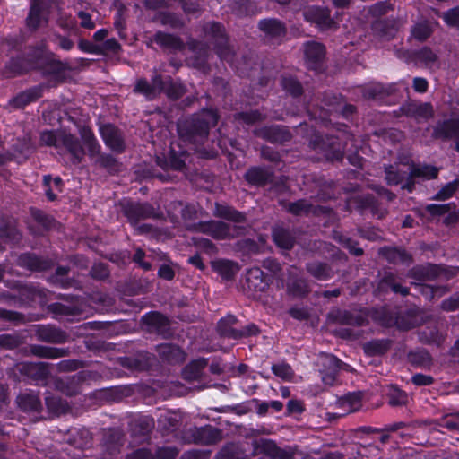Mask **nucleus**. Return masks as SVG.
I'll return each instance as SVG.
<instances>
[{
    "label": "nucleus",
    "mask_w": 459,
    "mask_h": 459,
    "mask_svg": "<svg viewBox=\"0 0 459 459\" xmlns=\"http://www.w3.org/2000/svg\"><path fill=\"white\" fill-rule=\"evenodd\" d=\"M438 169L429 165L403 164L401 166H390L385 169V178L389 185H399L405 181L402 186L411 191V179L420 178L422 179H431L437 176Z\"/></svg>",
    "instance_id": "nucleus-1"
},
{
    "label": "nucleus",
    "mask_w": 459,
    "mask_h": 459,
    "mask_svg": "<svg viewBox=\"0 0 459 459\" xmlns=\"http://www.w3.org/2000/svg\"><path fill=\"white\" fill-rule=\"evenodd\" d=\"M40 140L46 145L56 147L64 146L66 148L73 156L74 163L80 162L84 154L77 139L71 134L46 131L41 134Z\"/></svg>",
    "instance_id": "nucleus-2"
},
{
    "label": "nucleus",
    "mask_w": 459,
    "mask_h": 459,
    "mask_svg": "<svg viewBox=\"0 0 459 459\" xmlns=\"http://www.w3.org/2000/svg\"><path fill=\"white\" fill-rule=\"evenodd\" d=\"M169 83V82H162L159 75L152 78V83H149L146 80H139L134 88V91L143 94L147 99L154 98L158 93L164 91L168 96L173 99H178L182 93L183 89L181 85L178 86Z\"/></svg>",
    "instance_id": "nucleus-3"
},
{
    "label": "nucleus",
    "mask_w": 459,
    "mask_h": 459,
    "mask_svg": "<svg viewBox=\"0 0 459 459\" xmlns=\"http://www.w3.org/2000/svg\"><path fill=\"white\" fill-rule=\"evenodd\" d=\"M218 121V115L213 109H204L191 121L189 137L194 142L205 138L211 126H214Z\"/></svg>",
    "instance_id": "nucleus-4"
},
{
    "label": "nucleus",
    "mask_w": 459,
    "mask_h": 459,
    "mask_svg": "<svg viewBox=\"0 0 459 459\" xmlns=\"http://www.w3.org/2000/svg\"><path fill=\"white\" fill-rule=\"evenodd\" d=\"M205 34L214 40V48L221 59L231 62V50L220 23L209 22L204 26Z\"/></svg>",
    "instance_id": "nucleus-5"
},
{
    "label": "nucleus",
    "mask_w": 459,
    "mask_h": 459,
    "mask_svg": "<svg viewBox=\"0 0 459 459\" xmlns=\"http://www.w3.org/2000/svg\"><path fill=\"white\" fill-rule=\"evenodd\" d=\"M195 230L212 236L216 239H225L228 238H234L241 234V229L239 227L230 228L228 224L221 221H205L200 222Z\"/></svg>",
    "instance_id": "nucleus-6"
},
{
    "label": "nucleus",
    "mask_w": 459,
    "mask_h": 459,
    "mask_svg": "<svg viewBox=\"0 0 459 459\" xmlns=\"http://www.w3.org/2000/svg\"><path fill=\"white\" fill-rule=\"evenodd\" d=\"M48 0H31V7L27 18V25L31 30H36L41 24L47 22V7Z\"/></svg>",
    "instance_id": "nucleus-7"
},
{
    "label": "nucleus",
    "mask_w": 459,
    "mask_h": 459,
    "mask_svg": "<svg viewBox=\"0 0 459 459\" xmlns=\"http://www.w3.org/2000/svg\"><path fill=\"white\" fill-rule=\"evenodd\" d=\"M100 132L107 146L115 152H121L124 149V141L120 132L110 124L100 126Z\"/></svg>",
    "instance_id": "nucleus-8"
},
{
    "label": "nucleus",
    "mask_w": 459,
    "mask_h": 459,
    "mask_svg": "<svg viewBox=\"0 0 459 459\" xmlns=\"http://www.w3.org/2000/svg\"><path fill=\"white\" fill-rule=\"evenodd\" d=\"M305 19L316 23L320 29H330L335 22L330 18L329 11L320 7H310L304 12Z\"/></svg>",
    "instance_id": "nucleus-9"
},
{
    "label": "nucleus",
    "mask_w": 459,
    "mask_h": 459,
    "mask_svg": "<svg viewBox=\"0 0 459 459\" xmlns=\"http://www.w3.org/2000/svg\"><path fill=\"white\" fill-rule=\"evenodd\" d=\"M434 135L437 138L459 136V117L437 124L434 130ZM456 150L459 152V140L456 142Z\"/></svg>",
    "instance_id": "nucleus-10"
},
{
    "label": "nucleus",
    "mask_w": 459,
    "mask_h": 459,
    "mask_svg": "<svg viewBox=\"0 0 459 459\" xmlns=\"http://www.w3.org/2000/svg\"><path fill=\"white\" fill-rule=\"evenodd\" d=\"M177 455L178 450L174 447H162L158 449L155 457L146 449H139L128 455L126 459H174Z\"/></svg>",
    "instance_id": "nucleus-11"
},
{
    "label": "nucleus",
    "mask_w": 459,
    "mask_h": 459,
    "mask_svg": "<svg viewBox=\"0 0 459 459\" xmlns=\"http://www.w3.org/2000/svg\"><path fill=\"white\" fill-rule=\"evenodd\" d=\"M406 115L415 117L416 119H428L432 117V106L429 103H411L403 108Z\"/></svg>",
    "instance_id": "nucleus-12"
},
{
    "label": "nucleus",
    "mask_w": 459,
    "mask_h": 459,
    "mask_svg": "<svg viewBox=\"0 0 459 459\" xmlns=\"http://www.w3.org/2000/svg\"><path fill=\"white\" fill-rule=\"evenodd\" d=\"M323 365L327 368L329 373L322 376V380L326 385H332L335 379V374L341 368V360L332 354H325L322 358Z\"/></svg>",
    "instance_id": "nucleus-13"
},
{
    "label": "nucleus",
    "mask_w": 459,
    "mask_h": 459,
    "mask_svg": "<svg viewBox=\"0 0 459 459\" xmlns=\"http://www.w3.org/2000/svg\"><path fill=\"white\" fill-rule=\"evenodd\" d=\"M212 269L223 279H231L238 271L237 264L229 260H215L212 262Z\"/></svg>",
    "instance_id": "nucleus-14"
},
{
    "label": "nucleus",
    "mask_w": 459,
    "mask_h": 459,
    "mask_svg": "<svg viewBox=\"0 0 459 459\" xmlns=\"http://www.w3.org/2000/svg\"><path fill=\"white\" fill-rule=\"evenodd\" d=\"M337 405L343 411L342 414L356 411L361 406V394H348L337 401Z\"/></svg>",
    "instance_id": "nucleus-15"
},
{
    "label": "nucleus",
    "mask_w": 459,
    "mask_h": 459,
    "mask_svg": "<svg viewBox=\"0 0 459 459\" xmlns=\"http://www.w3.org/2000/svg\"><path fill=\"white\" fill-rule=\"evenodd\" d=\"M247 284L250 290L262 291L266 287L264 273L257 267L251 268L247 273Z\"/></svg>",
    "instance_id": "nucleus-16"
},
{
    "label": "nucleus",
    "mask_w": 459,
    "mask_h": 459,
    "mask_svg": "<svg viewBox=\"0 0 459 459\" xmlns=\"http://www.w3.org/2000/svg\"><path fill=\"white\" fill-rule=\"evenodd\" d=\"M41 96V89L40 88H31L25 91L21 92L16 97H14L11 104L14 108H22L27 104L37 100Z\"/></svg>",
    "instance_id": "nucleus-17"
},
{
    "label": "nucleus",
    "mask_w": 459,
    "mask_h": 459,
    "mask_svg": "<svg viewBox=\"0 0 459 459\" xmlns=\"http://www.w3.org/2000/svg\"><path fill=\"white\" fill-rule=\"evenodd\" d=\"M287 290L290 293L295 296H301L307 292V285L302 279L298 278L296 269H291L290 272Z\"/></svg>",
    "instance_id": "nucleus-18"
},
{
    "label": "nucleus",
    "mask_w": 459,
    "mask_h": 459,
    "mask_svg": "<svg viewBox=\"0 0 459 459\" xmlns=\"http://www.w3.org/2000/svg\"><path fill=\"white\" fill-rule=\"evenodd\" d=\"M236 321V317L232 315H229L221 318L218 323V330L220 333L223 336H228L233 339L240 338L241 334L238 333V330L233 328V325Z\"/></svg>",
    "instance_id": "nucleus-19"
},
{
    "label": "nucleus",
    "mask_w": 459,
    "mask_h": 459,
    "mask_svg": "<svg viewBox=\"0 0 459 459\" xmlns=\"http://www.w3.org/2000/svg\"><path fill=\"white\" fill-rule=\"evenodd\" d=\"M256 453H263L264 456L259 459H274L278 455V448L274 442L269 439H260L255 442Z\"/></svg>",
    "instance_id": "nucleus-20"
},
{
    "label": "nucleus",
    "mask_w": 459,
    "mask_h": 459,
    "mask_svg": "<svg viewBox=\"0 0 459 459\" xmlns=\"http://www.w3.org/2000/svg\"><path fill=\"white\" fill-rule=\"evenodd\" d=\"M273 238L275 244L282 249H290L294 240L289 231L281 227H275L273 230Z\"/></svg>",
    "instance_id": "nucleus-21"
},
{
    "label": "nucleus",
    "mask_w": 459,
    "mask_h": 459,
    "mask_svg": "<svg viewBox=\"0 0 459 459\" xmlns=\"http://www.w3.org/2000/svg\"><path fill=\"white\" fill-rule=\"evenodd\" d=\"M259 28L264 33L271 37H280L285 32V29L281 22L275 19L264 20L259 22Z\"/></svg>",
    "instance_id": "nucleus-22"
},
{
    "label": "nucleus",
    "mask_w": 459,
    "mask_h": 459,
    "mask_svg": "<svg viewBox=\"0 0 459 459\" xmlns=\"http://www.w3.org/2000/svg\"><path fill=\"white\" fill-rule=\"evenodd\" d=\"M154 40L160 46L171 50L180 49L183 46L182 41L178 38L162 32L156 33Z\"/></svg>",
    "instance_id": "nucleus-23"
},
{
    "label": "nucleus",
    "mask_w": 459,
    "mask_h": 459,
    "mask_svg": "<svg viewBox=\"0 0 459 459\" xmlns=\"http://www.w3.org/2000/svg\"><path fill=\"white\" fill-rule=\"evenodd\" d=\"M19 407L23 411H38L40 407L39 397L34 393H25L17 397Z\"/></svg>",
    "instance_id": "nucleus-24"
},
{
    "label": "nucleus",
    "mask_w": 459,
    "mask_h": 459,
    "mask_svg": "<svg viewBox=\"0 0 459 459\" xmlns=\"http://www.w3.org/2000/svg\"><path fill=\"white\" fill-rule=\"evenodd\" d=\"M325 55L324 46L317 42H308L305 45V56L308 62H319Z\"/></svg>",
    "instance_id": "nucleus-25"
},
{
    "label": "nucleus",
    "mask_w": 459,
    "mask_h": 459,
    "mask_svg": "<svg viewBox=\"0 0 459 459\" xmlns=\"http://www.w3.org/2000/svg\"><path fill=\"white\" fill-rule=\"evenodd\" d=\"M214 214L234 222H241L245 219V216L241 212H238L231 207L221 204H216Z\"/></svg>",
    "instance_id": "nucleus-26"
},
{
    "label": "nucleus",
    "mask_w": 459,
    "mask_h": 459,
    "mask_svg": "<svg viewBox=\"0 0 459 459\" xmlns=\"http://www.w3.org/2000/svg\"><path fill=\"white\" fill-rule=\"evenodd\" d=\"M43 182L47 197L50 201L55 200L56 193L61 192L62 179L59 177L52 178L48 175L44 177Z\"/></svg>",
    "instance_id": "nucleus-27"
},
{
    "label": "nucleus",
    "mask_w": 459,
    "mask_h": 459,
    "mask_svg": "<svg viewBox=\"0 0 459 459\" xmlns=\"http://www.w3.org/2000/svg\"><path fill=\"white\" fill-rule=\"evenodd\" d=\"M196 434L197 437L195 441L202 444L213 443L219 437V431L211 426L197 429Z\"/></svg>",
    "instance_id": "nucleus-28"
},
{
    "label": "nucleus",
    "mask_w": 459,
    "mask_h": 459,
    "mask_svg": "<svg viewBox=\"0 0 459 459\" xmlns=\"http://www.w3.org/2000/svg\"><path fill=\"white\" fill-rule=\"evenodd\" d=\"M26 373L38 380L45 379L48 375V368L43 363H30L22 367Z\"/></svg>",
    "instance_id": "nucleus-29"
},
{
    "label": "nucleus",
    "mask_w": 459,
    "mask_h": 459,
    "mask_svg": "<svg viewBox=\"0 0 459 459\" xmlns=\"http://www.w3.org/2000/svg\"><path fill=\"white\" fill-rule=\"evenodd\" d=\"M82 138L88 149L89 155L94 157L100 153V146L94 138L92 133L86 127L82 130Z\"/></svg>",
    "instance_id": "nucleus-30"
},
{
    "label": "nucleus",
    "mask_w": 459,
    "mask_h": 459,
    "mask_svg": "<svg viewBox=\"0 0 459 459\" xmlns=\"http://www.w3.org/2000/svg\"><path fill=\"white\" fill-rule=\"evenodd\" d=\"M433 31L432 23L421 22L413 26L411 29V36L418 40H425Z\"/></svg>",
    "instance_id": "nucleus-31"
},
{
    "label": "nucleus",
    "mask_w": 459,
    "mask_h": 459,
    "mask_svg": "<svg viewBox=\"0 0 459 459\" xmlns=\"http://www.w3.org/2000/svg\"><path fill=\"white\" fill-rule=\"evenodd\" d=\"M19 263L30 270L41 271L47 268L46 264L36 255H23L19 258Z\"/></svg>",
    "instance_id": "nucleus-32"
},
{
    "label": "nucleus",
    "mask_w": 459,
    "mask_h": 459,
    "mask_svg": "<svg viewBox=\"0 0 459 459\" xmlns=\"http://www.w3.org/2000/svg\"><path fill=\"white\" fill-rule=\"evenodd\" d=\"M307 270L318 280H327L332 275L330 269L322 263H311L307 265Z\"/></svg>",
    "instance_id": "nucleus-33"
},
{
    "label": "nucleus",
    "mask_w": 459,
    "mask_h": 459,
    "mask_svg": "<svg viewBox=\"0 0 459 459\" xmlns=\"http://www.w3.org/2000/svg\"><path fill=\"white\" fill-rule=\"evenodd\" d=\"M160 353L169 361H181L184 359L183 352L176 346L163 344L160 347Z\"/></svg>",
    "instance_id": "nucleus-34"
},
{
    "label": "nucleus",
    "mask_w": 459,
    "mask_h": 459,
    "mask_svg": "<svg viewBox=\"0 0 459 459\" xmlns=\"http://www.w3.org/2000/svg\"><path fill=\"white\" fill-rule=\"evenodd\" d=\"M264 137L271 142H283L289 139V134L279 126H273L265 130Z\"/></svg>",
    "instance_id": "nucleus-35"
},
{
    "label": "nucleus",
    "mask_w": 459,
    "mask_h": 459,
    "mask_svg": "<svg viewBox=\"0 0 459 459\" xmlns=\"http://www.w3.org/2000/svg\"><path fill=\"white\" fill-rule=\"evenodd\" d=\"M206 365V361L204 359H196L193 361L184 371L185 377L187 379H195L197 378L201 370Z\"/></svg>",
    "instance_id": "nucleus-36"
},
{
    "label": "nucleus",
    "mask_w": 459,
    "mask_h": 459,
    "mask_svg": "<svg viewBox=\"0 0 459 459\" xmlns=\"http://www.w3.org/2000/svg\"><path fill=\"white\" fill-rule=\"evenodd\" d=\"M384 254L387 259L394 263H406L410 260V255L404 250L398 248H385L384 249Z\"/></svg>",
    "instance_id": "nucleus-37"
},
{
    "label": "nucleus",
    "mask_w": 459,
    "mask_h": 459,
    "mask_svg": "<svg viewBox=\"0 0 459 459\" xmlns=\"http://www.w3.org/2000/svg\"><path fill=\"white\" fill-rule=\"evenodd\" d=\"M273 374L285 381H291L293 377V371L291 368L285 363L274 364L272 367Z\"/></svg>",
    "instance_id": "nucleus-38"
},
{
    "label": "nucleus",
    "mask_w": 459,
    "mask_h": 459,
    "mask_svg": "<svg viewBox=\"0 0 459 459\" xmlns=\"http://www.w3.org/2000/svg\"><path fill=\"white\" fill-rule=\"evenodd\" d=\"M144 318L149 325H153L159 330L165 327L169 323L168 318L158 312L150 313Z\"/></svg>",
    "instance_id": "nucleus-39"
},
{
    "label": "nucleus",
    "mask_w": 459,
    "mask_h": 459,
    "mask_svg": "<svg viewBox=\"0 0 459 459\" xmlns=\"http://www.w3.org/2000/svg\"><path fill=\"white\" fill-rule=\"evenodd\" d=\"M46 404L48 410L56 414L64 413L67 410V403L59 398L46 397Z\"/></svg>",
    "instance_id": "nucleus-40"
},
{
    "label": "nucleus",
    "mask_w": 459,
    "mask_h": 459,
    "mask_svg": "<svg viewBox=\"0 0 459 459\" xmlns=\"http://www.w3.org/2000/svg\"><path fill=\"white\" fill-rule=\"evenodd\" d=\"M266 178V173L260 168H252L246 174L247 180L255 185L264 183Z\"/></svg>",
    "instance_id": "nucleus-41"
},
{
    "label": "nucleus",
    "mask_w": 459,
    "mask_h": 459,
    "mask_svg": "<svg viewBox=\"0 0 459 459\" xmlns=\"http://www.w3.org/2000/svg\"><path fill=\"white\" fill-rule=\"evenodd\" d=\"M288 210L296 215L312 212V206L305 200H299L289 204Z\"/></svg>",
    "instance_id": "nucleus-42"
},
{
    "label": "nucleus",
    "mask_w": 459,
    "mask_h": 459,
    "mask_svg": "<svg viewBox=\"0 0 459 459\" xmlns=\"http://www.w3.org/2000/svg\"><path fill=\"white\" fill-rule=\"evenodd\" d=\"M364 350L367 353L371 355L381 354L387 350V342L383 341H373L366 343Z\"/></svg>",
    "instance_id": "nucleus-43"
},
{
    "label": "nucleus",
    "mask_w": 459,
    "mask_h": 459,
    "mask_svg": "<svg viewBox=\"0 0 459 459\" xmlns=\"http://www.w3.org/2000/svg\"><path fill=\"white\" fill-rule=\"evenodd\" d=\"M282 87L290 94L297 96L301 93V85L292 77H285L282 79Z\"/></svg>",
    "instance_id": "nucleus-44"
},
{
    "label": "nucleus",
    "mask_w": 459,
    "mask_h": 459,
    "mask_svg": "<svg viewBox=\"0 0 459 459\" xmlns=\"http://www.w3.org/2000/svg\"><path fill=\"white\" fill-rule=\"evenodd\" d=\"M39 335L40 338L48 341V342H61V336L57 333V331L51 327L41 326L39 331Z\"/></svg>",
    "instance_id": "nucleus-45"
},
{
    "label": "nucleus",
    "mask_w": 459,
    "mask_h": 459,
    "mask_svg": "<svg viewBox=\"0 0 459 459\" xmlns=\"http://www.w3.org/2000/svg\"><path fill=\"white\" fill-rule=\"evenodd\" d=\"M445 22L459 30V7L453 8L442 15Z\"/></svg>",
    "instance_id": "nucleus-46"
},
{
    "label": "nucleus",
    "mask_w": 459,
    "mask_h": 459,
    "mask_svg": "<svg viewBox=\"0 0 459 459\" xmlns=\"http://www.w3.org/2000/svg\"><path fill=\"white\" fill-rule=\"evenodd\" d=\"M459 185V180L455 179L446 184L437 194L436 198L446 200L453 195Z\"/></svg>",
    "instance_id": "nucleus-47"
},
{
    "label": "nucleus",
    "mask_w": 459,
    "mask_h": 459,
    "mask_svg": "<svg viewBox=\"0 0 459 459\" xmlns=\"http://www.w3.org/2000/svg\"><path fill=\"white\" fill-rule=\"evenodd\" d=\"M391 8V4L387 2H378L372 5L368 9V13L373 16H380L387 12L388 9Z\"/></svg>",
    "instance_id": "nucleus-48"
},
{
    "label": "nucleus",
    "mask_w": 459,
    "mask_h": 459,
    "mask_svg": "<svg viewBox=\"0 0 459 459\" xmlns=\"http://www.w3.org/2000/svg\"><path fill=\"white\" fill-rule=\"evenodd\" d=\"M342 321L348 325H360L364 323V314L359 313L357 314L356 316H352L349 312H343Z\"/></svg>",
    "instance_id": "nucleus-49"
},
{
    "label": "nucleus",
    "mask_w": 459,
    "mask_h": 459,
    "mask_svg": "<svg viewBox=\"0 0 459 459\" xmlns=\"http://www.w3.org/2000/svg\"><path fill=\"white\" fill-rule=\"evenodd\" d=\"M20 63H21L20 59L12 60V62L10 64V73L11 74H22V73L28 71L29 69L34 68L36 66V65H34V64H30L28 65L23 66Z\"/></svg>",
    "instance_id": "nucleus-50"
},
{
    "label": "nucleus",
    "mask_w": 459,
    "mask_h": 459,
    "mask_svg": "<svg viewBox=\"0 0 459 459\" xmlns=\"http://www.w3.org/2000/svg\"><path fill=\"white\" fill-rule=\"evenodd\" d=\"M78 18L80 19V25L82 28L92 30L95 27V22L92 21L91 16L84 12L80 11L78 13Z\"/></svg>",
    "instance_id": "nucleus-51"
},
{
    "label": "nucleus",
    "mask_w": 459,
    "mask_h": 459,
    "mask_svg": "<svg viewBox=\"0 0 459 459\" xmlns=\"http://www.w3.org/2000/svg\"><path fill=\"white\" fill-rule=\"evenodd\" d=\"M419 58L426 65H430L436 61L437 55L431 49L424 48L420 51Z\"/></svg>",
    "instance_id": "nucleus-52"
},
{
    "label": "nucleus",
    "mask_w": 459,
    "mask_h": 459,
    "mask_svg": "<svg viewBox=\"0 0 459 459\" xmlns=\"http://www.w3.org/2000/svg\"><path fill=\"white\" fill-rule=\"evenodd\" d=\"M91 273L93 278L104 279L108 275V270L103 264H96L93 265Z\"/></svg>",
    "instance_id": "nucleus-53"
},
{
    "label": "nucleus",
    "mask_w": 459,
    "mask_h": 459,
    "mask_svg": "<svg viewBox=\"0 0 459 459\" xmlns=\"http://www.w3.org/2000/svg\"><path fill=\"white\" fill-rule=\"evenodd\" d=\"M33 351L35 354L41 356V357L54 359V358H58L60 356L59 351L52 350L50 348H47V347L34 348Z\"/></svg>",
    "instance_id": "nucleus-54"
},
{
    "label": "nucleus",
    "mask_w": 459,
    "mask_h": 459,
    "mask_svg": "<svg viewBox=\"0 0 459 459\" xmlns=\"http://www.w3.org/2000/svg\"><path fill=\"white\" fill-rule=\"evenodd\" d=\"M411 381L414 385L419 386L429 385L433 383L432 377L424 374H416L411 377Z\"/></svg>",
    "instance_id": "nucleus-55"
},
{
    "label": "nucleus",
    "mask_w": 459,
    "mask_h": 459,
    "mask_svg": "<svg viewBox=\"0 0 459 459\" xmlns=\"http://www.w3.org/2000/svg\"><path fill=\"white\" fill-rule=\"evenodd\" d=\"M160 22L163 24H168L171 27H178L181 25L179 19L171 13H162L160 15Z\"/></svg>",
    "instance_id": "nucleus-56"
},
{
    "label": "nucleus",
    "mask_w": 459,
    "mask_h": 459,
    "mask_svg": "<svg viewBox=\"0 0 459 459\" xmlns=\"http://www.w3.org/2000/svg\"><path fill=\"white\" fill-rule=\"evenodd\" d=\"M236 447L231 445L223 448L219 455H217V459H239L235 456Z\"/></svg>",
    "instance_id": "nucleus-57"
},
{
    "label": "nucleus",
    "mask_w": 459,
    "mask_h": 459,
    "mask_svg": "<svg viewBox=\"0 0 459 459\" xmlns=\"http://www.w3.org/2000/svg\"><path fill=\"white\" fill-rule=\"evenodd\" d=\"M170 1L171 0H145V5L149 9L158 10L171 5Z\"/></svg>",
    "instance_id": "nucleus-58"
},
{
    "label": "nucleus",
    "mask_w": 459,
    "mask_h": 459,
    "mask_svg": "<svg viewBox=\"0 0 459 459\" xmlns=\"http://www.w3.org/2000/svg\"><path fill=\"white\" fill-rule=\"evenodd\" d=\"M246 123L250 124L261 119V114L257 110L238 115Z\"/></svg>",
    "instance_id": "nucleus-59"
},
{
    "label": "nucleus",
    "mask_w": 459,
    "mask_h": 459,
    "mask_svg": "<svg viewBox=\"0 0 459 459\" xmlns=\"http://www.w3.org/2000/svg\"><path fill=\"white\" fill-rule=\"evenodd\" d=\"M427 210L433 215L444 214L448 211V205L431 204L427 206Z\"/></svg>",
    "instance_id": "nucleus-60"
},
{
    "label": "nucleus",
    "mask_w": 459,
    "mask_h": 459,
    "mask_svg": "<svg viewBox=\"0 0 459 459\" xmlns=\"http://www.w3.org/2000/svg\"><path fill=\"white\" fill-rule=\"evenodd\" d=\"M442 307L445 310H455L459 307V296H455L449 299L444 300Z\"/></svg>",
    "instance_id": "nucleus-61"
},
{
    "label": "nucleus",
    "mask_w": 459,
    "mask_h": 459,
    "mask_svg": "<svg viewBox=\"0 0 459 459\" xmlns=\"http://www.w3.org/2000/svg\"><path fill=\"white\" fill-rule=\"evenodd\" d=\"M143 252L141 249H138L134 255V261L137 263L144 270H149L151 269L152 265L150 263L143 261Z\"/></svg>",
    "instance_id": "nucleus-62"
},
{
    "label": "nucleus",
    "mask_w": 459,
    "mask_h": 459,
    "mask_svg": "<svg viewBox=\"0 0 459 459\" xmlns=\"http://www.w3.org/2000/svg\"><path fill=\"white\" fill-rule=\"evenodd\" d=\"M413 88L418 92H425L428 89V82L424 78L416 77L413 80Z\"/></svg>",
    "instance_id": "nucleus-63"
},
{
    "label": "nucleus",
    "mask_w": 459,
    "mask_h": 459,
    "mask_svg": "<svg viewBox=\"0 0 459 459\" xmlns=\"http://www.w3.org/2000/svg\"><path fill=\"white\" fill-rule=\"evenodd\" d=\"M159 275L166 280H171L174 277V272L169 265L163 264L159 269Z\"/></svg>",
    "instance_id": "nucleus-64"
}]
</instances>
